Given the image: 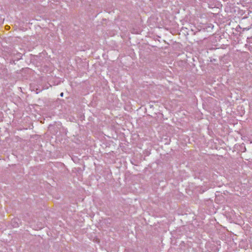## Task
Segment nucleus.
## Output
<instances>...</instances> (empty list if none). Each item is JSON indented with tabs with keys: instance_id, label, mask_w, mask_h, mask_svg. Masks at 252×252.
<instances>
[{
	"instance_id": "f257e3e1",
	"label": "nucleus",
	"mask_w": 252,
	"mask_h": 252,
	"mask_svg": "<svg viewBox=\"0 0 252 252\" xmlns=\"http://www.w3.org/2000/svg\"><path fill=\"white\" fill-rule=\"evenodd\" d=\"M49 84L50 86H52V85H58L60 83V81L59 80H49Z\"/></svg>"
},
{
	"instance_id": "f03ea898",
	"label": "nucleus",
	"mask_w": 252,
	"mask_h": 252,
	"mask_svg": "<svg viewBox=\"0 0 252 252\" xmlns=\"http://www.w3.org/2000/svg\"><path fill=\"white\" fill-rule=\"evenodd\" d=\"M16 219H15L14 220H13L12 221V225H13V226L14 227H17L18 226V224L17 222H16Z\"/></svg>"
},
{
	"instance_id": "7ed1b4c3",
	"label": "nucleus",
	"mask_w": 252,
	"mask_h": 252,
	"mask_svg": "<svg viewBox=\"0 0 252 252\" xmlns=\"http://www.w3.org/2000/svg\"><path fill=\"white\" fill-rule=\"evenodd\" d=\"M63 93H61V94H60V96H61V97H63Z\"/></svg>"
}]
</instances>
